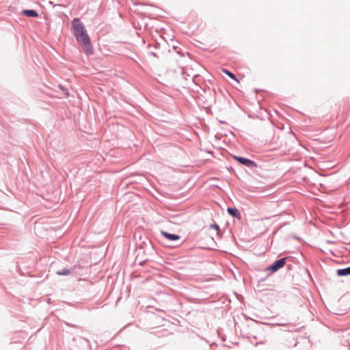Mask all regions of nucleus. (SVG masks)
<instances>
[{
    "label": "nucleus",
    "instance_id": "6e6552de",
    "mask_svg": "<svg viewBox=\"0 0 350 350\" xmlns=\"http://www.w3.org/2000/svg\"><path fill=\"white\" fill-rule=\"evenodd\" d=\"M70 273V270L67 268H64L62 270H59L57 272V274L59 275H68Z\"/></svg>",
    "mask_w": 350,
    "mask_h": 350
},
{
    "label": "nucleus",
    "instance_id": "9d476101",
    "mask_svg": "<svg viewBox=\"0 0 350 350\" xmlns=\"http://www.w3.org/2000/svg\"><path fill=\"white\" fill-rule=\"evenodd\" d=\"M222 71L225 74H226L228 76H229L231 79H232L235 80L236 81L239 82V81L237 79L235 75L233 73L230 72V71H228V70H227L226 69H223Z\"/></svg>",
    "mask_w": 350,
    "mask_h": 350
},
{
    "label": "nucleus",
    "instance_id": "f257e3e1",
    "mask_svg": "<svg viewBox=\"0 0 350 350\" xmlns=\"http://www.w3.org/2000/svg\"><path fill=\"white\" fill-rule=\"evenodd\" d=\"M72 30L73 33L82 48L83 51L87 55L93 54L94 50L91 44L90 36L85 28L83 24L81 22L80 19L75 18L72 21Z\"/></svg>",
    "mask_w": 350,
    "mask_h": 350
},
{
    "label": "nucleus",
    "instance_id": "f03ea898",
    "mask_svg": "<svg viewBox=\"0 0 350 350\" xmlns=\"http://www.w3.org/2000/svg\"><path fill=\"white\" fill-rule=\"evenodd\" d=\"M286 257L281 258L280 259H277L273 262H272L270 265L265 267L264 269L265 271L269 272L268 275H270L271 274H273L278 271H279L280 269L284 267L286 263Z\"/></svg>",
    "mask_w": 350,
    "mask_h": 350
},
{
    "label": "nucleus",
    "instance_id": "0eeeda50",
    "mask_svg": "<svg viewBox=\"0 0 350 350\" xmlns=\"http://www.w3.org/2000/svg\"><path fill=\"white\" fill-rule=\"evenodd\" d=\"M22 14L28 17H38V14L33 10H24L22 11Z\"/></svg>",
    "mask_w": 350,
    "mask_h": 350
},
{
    "label": "nucleus",
    "instance_id": "7ed1b4c3",
    "mask_svg": "<svg viewBox=\"0 0 350 350\" xmlns=\"http://www.w3.org/2000/svg\"><path fill=\"white\" fill-rule=\"evenodd\" d=\"M232 157L240 164L246 166L249 168H254L257 167V164L255 161L245 157L238 156L237 154H231Z\"/></svg>",
    "mask_w": 350,
    "mask_h": 350
},
{
    "label": "nucleus",
    "instance_id": "423d86ee",
    "mask_svg": "<svg viewBox=\"0 0 350 350\" xmlns=\"http://www.w3.org/2000/svg\"><path fill=\"white\" fill-rule=\"evenodd\" d=\"M336 274L339 277L349 275H350V266L345 267V268L337 269Z\"/></svg>",
    "mask_w": 350,
    "mask_h": 350
},
{
    "label": "nucleus",
    "instance_id": "1a4fd4ad",
    "mask_svg": "<svg viewBox=\"0 0 350 350\" xmlns=\"http://www.w3.org/2000/svg\"><path fill=\"white\" fill-rule=\"evenodd\" d=\"M210 228H213V229H215V230H217V235H219L220 233H221V230H220V227L219 226L216 224V223H214V224H212L210 225Z\"/></svg>",
    "mask_w": 350,
    "mask_h": 350
},
{
    "label": "nucleus",
    "instance_id": "39448f33",
    "mask_svg": "<svg viewBox=\"0 0 350 350\" xmlns=\"http://www.w3.org/2000/svg\"><path fill=\"white\" fill-rule=\"evenodd\" d=\"M227 212L230 215H231L234 218H236L237 219H241V213L239 210L236 207H228Z\"/></svg>",
    "mask_w": 350,
    "mask_h": 350
},
{
    "label": "nucleus",
    "instance_id": "9b49d317",
    "mask_svg": "<svg viewBox=\"0 0 350 350\" xmlns=\"http://www.w3.org/2000/svg\"><path fill=\"white\" fill-rule=\"evenodd\" d=\"M265 280V278H262V279L259 280V281H258V282H264Z\"/></svg>",
    "mask_w": 350,
    "mask_h": 350
},
{
    "label": "nucleus",
    "instance_id": "20e7f679",
    "mask_svg": "<svg viewBox=\"0 0 350 350\" xmlns=\"http://www.w3.org/2000/svg\"><path fill=\"white\" fill-rule=\"evenodd\" d=\"M161 234L170 241H176L181 239L180 236L176 234L170 233L164 230H161Z\"/></svg>",
    "mask_w": 350,
    "mask_h": 350
}]
</instances>
